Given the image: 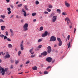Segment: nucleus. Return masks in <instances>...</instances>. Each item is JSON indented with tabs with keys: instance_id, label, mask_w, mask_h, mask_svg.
Returning <instances> with one entry per match:
<instances>
[{
	"instance_id": "1",
	"label": "nucleus",
	"mask_w": 78,
	"mask_h": 78,
	"mask_svg": "<svg viewBox=\"0 0 78 78\" xmlns=\"http://www.w3.org/2000/svg\"><path fill=\"white\" fill-rule=\"evenodd\" d=\"M48 34V36H50V33L48 32L47 31H45L44 33L41 36L42 37H45L46 36H47Z\"/></svg>"
},
{
	"instance_id": "2",
	"label": "nucleus",
	"mask_w": 78,
	"mask_h": 78,
	"mask_svg": "<svg viewBox=\"0 0 78 78\" xmlns=\"http://www.w3.org/2000/svg\"><path fill=\"white\" fill-rule=\"evenodd\" d=\"M28 24L27 23H26L23 26V28L24 31H27L28 29Z\"/></svg>"
},
{
	"instance_id": "3",
	"label": "nucleus",
	"mask_w": 78,
	"mask_h": 78,
	"mask_svg": "<svg viewBox=\"0 0 78 78\" xmlns=\"http://www.w3.org/2000/svg\"><path fill=\"white\" fill-rule=\"evenodd\" d=\"M56 41V38L54 36H52L51 37L50 41H53L55 42Z\"/></svg>"
},
{
	"instance_id": "4",
	"label": "nucleus",
	"mask_w": 78,
	"mask_h": 78,
	"mask_svg": "<svg viewBox=\"0 0 78 78\" xmlns=\"http://www.w3.org/2000/svg\"><path fill=\"white\" fill-rule=\"evenodd\" d=\"M56 20H57V16H53L52 17V22H55L56 21Z\"/></svg>"
},
{
	"instance_id": "5",
	"label": "nucleus",
	"mask_w": 78,
	"mask_h": 78,
	"mask_svg": "<svg viewBox=\"0 0 78 78\" xmlns=\"http://www.w3.org/2000/svg\"><path fill=\"white\" fill-rule=\"evenodd\" d=\"M6 53L7 54L3 56L4 59H6V58H10V55L9 54V53H8V52H6Z\"/></svg>"
},
{
	"instance_id": "6",
	"label": "nucleus",
	"mask_w": 78,
	"mask_h": 78,
	"mask_svg": "<svg viewBox=\"0 0 78 78\" xmlns=\"http://www.w3.org/2000/svg\"><path fill=\"white\" fill-rule=\"evenodd\" d=\"M23 41H22V42L20 43V49L21 50H23Z\"/></svg>"
},
{
	"instance_id": "7",
	"label": "nucleus",
	"mask_w": 78,
	"mask_h": 78,
	"mask_svg": "<svg viewBox=\"0 0 78 78\" xmlns=\"http://www.w3.org/2000/svg\"><path fill=\"white\" fill-rule=\"evenodd\" d=\"M47 52L48 53H50L51 51V47L49 46L47 47Z\"/></svg>"
},
{
	"instance_id": "8",
	"label": "nucleus",
	"mask_w": 78,
	"mask_h": 78,
	"mask_svg": "<svg viewBox=\"0 0 78 78\" xmlns=\"http://www.w3.org/2000/svg\"><path fill=\"white\" fill-rule=\"evenodd\" d=\"M65 21H67V23L68 25H69V23H70V20H69V18L68 17H66V18L65 19Z\"/></svg>"
},
{
	"instance_id": "9",
	"label": "nucleus",
	"mask_w": 78,
	"mask_h": 78,
	"mask_svg": "<svg viewBox=\"0 0 78 78\" xmlns=\"http://www.w3.org/2000/svg\"><path fill=\"white\" fill-rule=\"evenodd\" d=\"M46 60L47 61H48L49 62H51V61H52V58L51 57H48L47 58Z\"/></svg>"
},
{
	"instance_id": "10",
	"label": "nucleus",
	"mask_w": 78,
	"mask_h": 78,
	"mask_svg": "<svg viewBox=\"0 0 78 78\" xmlns=\"http://www.w3.org/2000/svg\"><path fill=\"white\" fill-rule=\"evenodd\" d=\"M22 11L23 12V14L24 17H27V12L24 9H22Z\"/></svg>"
},
{
	"instance_id": "11",
	"label": "nucleus",
	"mask_w": 78,
	"mask_h": 78,
	"mask_svg": "<svg viewBox=\"0 0 78 78\" xmlns=\"http://www.w3.org/2000/svg\"><path fill=\"white\" fill-rule=\"evenodd\" d=\"M1 70H2L1 71L2 75H5V69H4L3 68H2V67Z\"/></svg>"
},
{
	"instance_id": "12",
	"label": "nucleus",
	"mask_w": 78,
	"mask_h": 78,
	"mask_svg": "<svg viewBox=\"0 0 78 78\" xmlns=\"http://www.w3.org/2000/svg\"><path fill=\"white\" fill-rule=\"evenodd\" d=\"M6 28L5 26H2L1 27V29L2 31H4Z\"/></svg>"
},
{
	"instance_id": "13",
	"label": "nucleus",
	"mask_w": 78,
	"mask_h": 78,
	"mask_svg": "<svg viewBox=\"0 0 78 78\" xmlns=\"http://www.w3.org/2000/svg\"><path fill=\"white\" fill-rule=\"evenodd\" d=\"M65 3L66 6L67 7H70V5L69 4L67 3V1H65Z\"/></svg>"
},
{
	"instance_id": "14",
	"label": "nucleus",
	"mask_w": 78,
	"mask_h": 78,
	"mask_svg": "<svg viewBox=\"0 0 78 78\" xmlns=\"http://www.w3.org/2000/svg\"><path fill=\"white\" fill-rule=\"evenodd\" d=\"M41 55H42L43 56H46V55H47V52L46 51L43 52L41 53Z\"/></svg>"
},
{
	"instance_id": "15",
	"label": "nucleus",
	"mask_w": 78,
	"mask_h": 78,
	"mask_svg": "<svg viewBox=\"0 0 78 78\" xmlns=\"http://www.w3.org/2000/svg\"><path fill=\"white\" fill-rule=\"evenodd\" d=\"M33 50V48H32L31 49H30L29 51V52L30 53H31V55H34V52H32Z\"/></svg>"
},
{
	"instance_id": "16",
	"label": "nucleus",
	"mask_w": 78,
	"mask_h": 78,
	"mask_svg": "<svg viewBox=\"0 0 78 78\" xmlns=\"http://www.w3.org/2000/svg\"><path fill=\"white\" fill-rule=\"evenodd\" d=\"M32 69L33 70H37V67L36 66H34L33 67H32Z\"/></svg>"
},
{
	"instance_id": "17",
	"label": "nucleus",
	"mask_w": 78,
	"mask_h": 78,
	"mask_svg": "<svg viewBox=\"0 0 78 78\" xmlns=\"http://www.w3.org/2000/svg\"><path fill=\"white\" fill-rule=\"evenodd\" d=\"M62 45V42L60 41L59 42V43H58V46H59V47H60Z\"/></svg>"
},
{
	"instance_id": "18",
	"label": "nucleus",
	"mask_w": 78,
	"mask_h": 78,
	"mask_svg": "<svg viewBox=\"0 0 78 78\" xmlns=\"http://www.w3.org/2000/svg\"><path fill=\"white\" fill-rule=\"evenodd\" d=\"M8 47L9 48H12V45L11 44H8Z\"/></svg>"
},
{
	"instance_id": "19",
	"label": "nucleus",
	"mask_w": 78,
	"mask_h": 78,
	"mask_svg": "<svg viewBox=\"0 0 78 78\" xmlns=\"http://www.w3.org/2000/svg\"><path fill=\"white\" fill-rule=\"evenodd\" d=\"M56 11L59 14H60V13H61V10L59 9H57L56 10Z\"/></svg>"
},
{
	"instance_id": "20",
	"label": "nucleus",
	"mask_w": 78,
	"mask_h": 78,
	"mask_svg": "<svg viewBox=\"0 0 78 78\" xmlns=\"http://www.w3.org/2000/svg\"><path fill=\"white\" fill-rule=\"evenodd\" d=\"M21 54V51H19L18 52V55L19 56H20V55Z\"/></svg>"
},
{
	"instance_id": "21",
	"label": "nucleus",
	"mask_w": 78,
	"mask_h": 78,
	"mask_svg": "<svg viewBox=\"0 0 78 78\" xmlns=\"http://www.w3.org/2000/svg\"><path fill=\"white\" fill-rule=\"evenodd\" d=\"M35 4L36 5H39V2L38 1H36Z\"/></svg>"
},
{
	"instance_id": "22",
	"label": "nucleus",
	"mask_w": 78,
	"mask_h": 78,
	"mask_svg": "<svg viewBox=\"0 0 78 78\" xmlns=\"http://www.w3.org/2000/svg\"><path fill=\"white\" fill-rule=\"evenodd\" d=\"M0 16L1 18H2V19H3L5 18V15H1Z\"/></svg>"
},
{
	"instance_id": "23",
	"label": "nucleus",
	"mask_w": 78,
	"mask_h": 78,
	"mask_svg": "<svg viewBox=\"0 0 78 78\" xmlns=\"http://www.w3.org/2000/svg\"><path fill=\"white\" fill-rule=\"evenodd\" d=\"M57 39L58 41V42H61V38H57Z\"/></svg>"
},
{
	"instance_id": "24",
	"label": "nucleus",
	"mask_w": 78,
	"mask_h": 78,
	"mask_svg": "<svg viewBox=\"0 0 78 78\" xmlns=\"http://www.w3.org/2000/svg\"><path fill=\"white\" fill-rule=\"evenodd\" d=\"M24 8H25V9H26V10H28V7H27V5H24Z\"/></svg>"
},
{
	"instance_id": "25",
	"label": "nucleus",
	"mask_w": 78,
	"mask_h": 78,
	"mask_svg": "<svg viewBox=\"0 0 78 78\" xmlns=\"http://www.w3.org/2000/svg\"><path fill=\"white\" fill-rule=\"evenodd\" d=\"M48 72L45 71L44 72V74L46 75V74H48Z\"/></svg>"
},
{
	"instance_id": "26",
	"label": "nucleus",
	"mask_w": 78,
	"mask_h": 78,
	"mask_svg": "<svg viewBox=\"0 0 78 78\" xmlns=\"http://www.w3.org/2000/svg\"><path fill=\"white\" fill-rule=\"evenodd\" d=\"M46 10L47 11H48V12H51V9H50L47 8L46 9Z\"/></svg>"
},
{
	"instance_id": "27",
	"label": "nucleus",
	"mask_w": 78,
	"mask_h": 78,
	"mask_svg": "<svg viewBox=\"0 0 78 78\" xmlns=\"http://www.w3.org/2000/svg\"><path fill=\"white\" fill-rule=\"evenodd\" d=\"M43 29H44V28H43V27L41 26L40 28V31H42V30H43Z\"/></svg>"
},
{
	"instance_id": "28",
	"label": "nucleus",
	"mask_w": 78,
	"mask_h": 78,
	"mask_svg": "<svg viewBox=\"0 0 78 78\" xmlns=\"http://www.w3.org/2000/svg\"><path fill=\"white\" fill-rule=\"evenodd\" d=\"M1 22L4 23V22H5V21L3 20L2 19H0V22Z\"/></svg>"
},
{
	"instance_id": "29",
	"label": "nucleus",
	"mask_w": 78,
	"mask_h": 78,
	"mask_svg": "<svg viewBox=\"0 0 78 78\" xmlns=\"http://www.w3.org/2000/svg\"><path fill=\"white\" fill-rule=\"evenodd\" d=\"M42 41V38L38 40V42H41Z\"/></svg>"
},
{
	"instance_id": "30",
	"label": "nucleus",
	"mask_w": 78,
	"mask_h": 78,
	"mask_svg": "<svg viewBox=\"0 0 78 78\" xmlns=\"http://www.w3.org/2000/svg\"><path fill=\"white\" fill-rule=\"evenodd\" d=\"M8 39V37L6 36V35L4 36V40H5V39Z\"/></svg>"
},
{
	"instance_id": "31",
	"label": "nucleus",
	"mask_w": 78,
	"mask_h": 78,
	"mask_svg": "<svg viewBox=\"0 0 78 78\" xmlns=\"http://www.w3.org/2000/svg\"><path fill=\"white\" fill-rule=\"evenodd\" d=\"M22 6V4H21L18 5V7H19V8H20V7H21Z\"/></svg>"
},
{
	"instance_id": "32",
	"label": "nucleus",
	"mask_w": 78,
	"mask_h": 78,
	"mask_svg": "<svg viewBox=\"0 0 78 78\" xmlns=\"http://www.w3.org/2000/svg\"><path fill=\"white\" fill-rule=\"evenodd\" d=\"M32 16H34L36 15V13H34L32 14Z\"/></svg>"
},
{
	"instance_id": "33",
	"label": "nucleus",
	"mask_w": 78,
	"mask_h": 78,
	"mask_svg": "<svg viewBox=\"0 0 78 78\" xmlns=\"http://www.w3.org/2000/svg\"><path fill=\"white\" fill-rule=\"evenodd\" d=\"M48 8H53V6L51 5H48Z\"/></svg>"
},
{
	"instance_id": "34",
	"label": "nucleus",
	"mask_w": 78,
	"mask_h": 78,
	"mask_svg": "<svg viewBox=\"0 0 78 78\" xmlns=\"http://www.w3.org/2000/svg\"><path fill=\"white\" fill-rule=\"evenodd\" d=\"M7 10L8 11H11V8H10V7L8 8L7 9Z\"/></svg>"
},
{
	"instance_id": "35",
	"label": "nucleus",
	"mask_w": 78,
	"mask_h": 78,
	"mask_svg": "<svg viewBox=\"0 0 78 78\" xmlns=\"http://www.w3.org/2000/svg\"><path fill=\"white\" fill-rule=\"evenodd\" d=\"M5 33L6 36H8V31H5Z\"/></svg>"
},
{
	"instance_id": "36",
	"label": "nucleus",
	"mask_w": 78,
	"mask_h": 78,
	"mask_svg": "<svg viewBox=\"0 0 78 78\" xmlns=\"http://www.w3.org/2000/svg\"><path fill=\"white\" fill-rule=\"evenodd\" d=\"M70 42H69V43L68 48L70 47Z\"/></svg>"
},
{
	"instance_id": "37",
	"label": "nucleus",
	"mask_w": 78,
	"mask_h": 78,
	"mask_svg": "<svg viewBox=\"0 0 78 78\" xmlns=\"http://www.w3.org/2000/svg\"><path fill=\"white\" fill-rule=\"evenodd\" d=\"M29 63H30V61L28 60L26 62V64H29Z\"/></svg>"
},
{
	"instance_id": "38",
	"label": "nucleus",
	"mask_w": 78,
	"mask_h": 78,
	"mask_svg": "<svg viewBox=\"0 0 78 78\" xmlns=\"http://www.w3.org/2000/svg\"><path fill=\"white\" fill-rule=\"evenodd\" d=\"M51 66H49L46 69H47V70H48V69H49V68L51 69Z\"/></svg>"
},
{
	"instance_id": "39",
	"label": "nucleus",
	"mask_w": 78,
	"mask_h": 78,
	"mask_svg": "<svg viewBox=\"0 0 78 78\" xmlns=\"http://www.w3.org/2000/svg\"><path fill=\"white\" fill-rule=\"evenodd\" d=\"M44 14H48V12L45 11L44 12Z\"/></svg>"
},
{
	"instance_id": "40",
	"label": "nucleus",
	"mask_w": 78,
	"mask_h": 78,
	"mask_svg": "<svg viewBox=\"0 0 78 78\" xmlns=\"http://www.w3.org/2000/svg\"><path fill=\"white\" fill-rule=\"evenodd\" d=\"M62 15L63 16H65L66 15V12H63L62 13Z\"/></svg>"
},
{
	"instance_id": "41",
	"label": "nucleus",
	"mask_w": 78,
	"mask_h": 78,
	"mask_svg": "<svg viewBox=\"0 0 78 78\" xmlns=\"http://www.w3.org/2000/svg\"><path fill=\"white\" fill-rule=\"evenodd\" d=\"M19 62V61L17 60L16 61L15 64H18Z\"/></svg>"
},
{
	"instance_id": "42",
	"label": "nucleus",
	"mask_w": 78,
	"mask_h": 78,
	"mask_svg": "<svg viewBox=\"0 0 78 78\" xmlns=\"http://www.w3.org/2000/svg\"><path fill=\"white\" fill-rule=\"evenodd\" d=\"M2 38H3L4 37V35L1 34V37Z\"/></svg>"
},
{
	"instance_id": "43",
	"label": "nucleus",
	"mask_w": 78,
	"mask_h": 78,
	"mask_svg": "<svg viewBox=\"0 0 78 78\" xmlns=\"http://www.w3.org/2000/svg\"><path fill=\"white\" fill-rule=\"evenodd\" d=\"M67 39H68V40H69V39H70V35H69L68 36Z\"/></svg>"
},
{
	"instance_id": "44",
	"label": "nucleus",
	"mask_w": 78,
	"mask_h": 78,
	"mask_svg": "<svg viewBox=\"0 0 78 78\" xmlns=\"http://www.w3.org/2000/svg\"><path fill=\"white\" fill-rule=\"evenodd\" d=\"M8 14L9 15L10 14H11V11H9V12H8Z\"/></svg>"
},
{
	"instance_id": "45",
	"label": "nucleus",
	"mask_w": 78,
	"mask_h": 78,
	"mask_svg": "<svg viewBox=\"0 0 78 78\" xmlns=\"http://www.w3.org/2000/svg\"><path fill=\"white\" fill-rule=\"evenodd\" d=\"M10 30L11 33H13V30H12V29H10Z\"/></svg>"
},
{
	"instance_id": "46",
	"label": "nucleus",
	"mask_w": 78,
	"mask_h": 78,
	"mask_svg": "<svg viewBox=\"0 0 78 78\" xmlns=\"http://www.w3.org/2000/svg\"><path fill=\"white\" fill-rule=\"evenodd\" d=\"M10 7H11V8H12V9H13V8H14V6H13V5H10Z\"/></svg>"
},
{
	"instance_id": "47",
	"label": "nucleus",
	"mask_w": 78,
	"mask_h": 78,
	"mask_svg": "<svg viewBox=\"0 0 78 78\" xmlns=\"http://www.w3.org/2000/svg\"><path fill=\"white\" fill-rule=\"evenodd\" d=\"M7 41H11V39H10V38H8Z\"/></svg>"
},
{
	"instance_id": "48",
	"label": "nucleus",
	"mask_w": 78,
	"mask_h": 78,
	"mask_svg": "<svg viewBox=\"0 0 78 78\" xmlns=\"http://www.w3.org/2000/svg\"><path fill=\"white\" fill-rule=\"evenodd\" d=\"M35 56H36V55H31V58H34V57H35Z\"/></svg>"
},
{
	"instance_id": "49",
	"label": "nucleus",
	"mask_w": 78,
	"mask_h": 78,
	"mask_svg": "<svg viewBox=\"0 0 78 78\" xmlns=\"http://www.w3.org/2000/svg\"><path fill=\"white\" fill-rule=\"evenodd\" d=\"M8 69V68H5V72H7Z\"/></svg>"
},
{
	"instance_id": "50",
	"label": "nucleus",
	"mask_w": 78,
	"mask_h": 78,
	"mask_svg": "<svg viewBox=\"0 0 78 78\" xmlns=\"http://www.w3.org/2000/svg\"><path fill=\"white\" fill-rule=\"evenodd\" d=\"M2 67H1V66H0V73H1V71L2 70Z\"/></svg>"
},
{
	"instance_id": "51",
	"label": "nucleus",
	"mask_w": 78,
	"mask_h": 78,
	"mask_svg": "<svg viewBox=\"0 0 78 78\" xmlns=\"http://www.w3.org/2000/svg\"><path fill=\"white\" fill-rule=\"evenodd\" d=\"M42 47V45H40L38 46L39 48H41Z\"/></svg>"
},
{
	"instance_id": "52",
	"label": "nucleus",
	"mask_w": 78,
	"mask_h": 78,
	"mask_svg": "<svg viewBox=\"0 0 78 78\" xmlns=\"http://www.w3.org/2000/svg\"><path fill=\"white\" fill-rule=\"evenodd\" d=\"M3 53V51L1 52H0V55H2V54Z\"/></svg>"
},
{
	"instance_id": "53",
	"label": "nucleus",
	"mask_w": 78,
	"mask_h": 78,
	"mask_svg": "<svg viewBox=\"0 0 78 78\" xmlns=\"http://www.w3.org/2000/svg\"><path fill=\"white\" fill-rule=\"evenodd\" d=\"M10 69H13V66L12 65L11 66Z\"/></svg>"
},
{
	"instance_id": "54",
	"label": "nucleus",
	"mask_w": 78,
	"mask_h": 78,
	"mask_svg": "<svg viewBox=\"0 0 78 78\" xmlns=\"http://www.w3.org/2000/svg\"><path fill=\"white\" fill-rule=\"evenodd\" d=\"M42 54H41V55H40L39 56V57H40V58H41V57H42Z\"/></svg>"
},
{
	"instance_id": "55",
	"label": "nucleus",
	"mask_w": 78,
	"mask_h": 78,
	"mask_svg": "<svg viewBox=\"0 0 78 78\" xmlns=\"http://www.w3.org/2000/svg\"><path fill=\"white\" fill-rule=\"evenodd\" d=\"M6 2H7V3H9V0H6Z\"/></svg>"
},
{
	"instance_id": "56",
	"label": "nucleus",
	"mask_w": 78,
	"mask_h": 78,
	"mask_svg": "<svg viewBox=\"0 0 78 78\" xmlns=\"http://www.w3.org/2000/svg\"><path fill=\"white\" fill-rule=\"evenodd\" d=\"M76 29H75V28H74V33H75V31H76Z\"/></svg>"
},
{
	"instance_id": "57",
	"label": "nucleus",
	"mask_w": 78,
	"mask_h": 78,
	"mask_svg": "<svg viewBox=\"0 0 78 78\" xmlns=\"http://www.w3.org/2000/svg\"><path fill=\"white\" fill-rule=\"evenodd\" d=\"M36 19H35L33 20V22H36Z\"/></svg>"
},
{
	"instance_id": "58",
	"label": "nucleus",
	"mask_w": 78,
	"mask_h": 78,
	"mask_svg": "<svg viewBox=\"0 0 78 78\" xmlns=\"http://www.w3.org/2000/svg\"><path fill=\"white\" fill-rule=\"evenodd\" d=\"M16 18H17V19H19V16H18V15H16Z\"/></svg>"
},
{
	"instance_id": "59",
	"label": "nucleus",
	"mask_w": 78,
	"mask_h": 78,
	"mask_svg": "<svg viewBox=\"0 0 78 78\" xmlns=\"http://www.w3.org/2000/svg\"><path fill=\"white\" fill-rule=\"evenodd\" d=\"M14 17V15H12L11 16L10 18H12V17Z\"/></svg>"
},
{
	"instance_id": "60",
	"label": "nucleus",
	"mask_w": 78,
	"mask_h": 78,
	"mask_svg": "<svg viewBox=\"0 0 78 78\" xmlns=\"http://www.w3.org/2000/svg\"><path fill=\"white\" fill-rule=\"evenodd\" d=\"M57 47V45H56V44H55V45H54V47Z\"/></svg>"
},
{
	"instance_id": "61",
	"label": "nucleus",
	"mask_w": 78,
	"mask_h": 78,
	"mask_svg": "<svg viewBox=\"0 0 78 78\" xmlns=\"http://www.w3.org/2000/svg\"><path fill=\"white\" fill-rule=\"evenodd\" d=\"M5 55V53L4 52V53H2V55Z\"/></svg>"
},
{
	"instance_id": "62",
	"label": "nucleus",
	"mask_w": 78,
	"mask_h": 78,
	"mask_svg": "<svg viewBox=\"0 0 78 78\" xmlns=\"http://www.w3.org/2000/svg\"><path fill=\"white\" fill-rule=\"evenodd\" d=\"M19 1H18V2H16V4H18V3H19Z\"/></svg>"
},
{
	"instance_id": "63",
	"label": "nucleus",
	"mask_w": 78,
	"mask_h": 78,
	"mask_svg": "<svg viewBox=\"0 0 78 78\" xmlns=\"http://www.w3.org/2000/svg\"><path fill=\"white\" fill-rule=\"evenodd\" d=\"M22 72L20 73H18V74H22Z\"/></svg>"
},
{
	"instance_id": "64",
	"label": "nucleus",
	"mask_w": 78,
	"mask_h": 78,
	"mask_svg": "<svg viewBox=\"0 0 78 78\" xmlns=\"http://www.w3.org/2000/svg\"><path fill=\"white\" fill-rule=\"evenodd\" d=\"M22 66H23V65H20V67H22Z\"/></svg>"
}]
</instances>
